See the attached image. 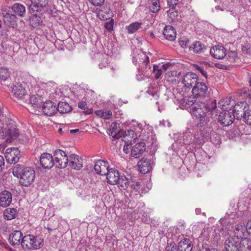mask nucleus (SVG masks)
I'll return each mask as SVG.
<instances>
[{
  "label": "nucleus",
  "instance_id": "f257e3e1",
  "mask_svg": "<svg viewBox=\"0 0 251 251\" xmlns=\"http://www.w3.org/2000/svg\"><path fill=\"white\" fill-rule=\"evenodd\" d=\"M226 251H251V239L242 236H229L225 242Z\"/></svg>",
  "mask_w": 251,
  "mask_h": 251
},
{
  "label": "nucleus",
  "instance_id": "f03ea898",
  "mask_svg": "<svg viewBox=\"0 0 251 251\" xmlns=\"http://www.w3.org/2000/svg\"><path fill=\"white\" fill-rule=\"evenodd\" d=\"M35 173L30 167H23L17 165V177L19 178V183L22 186H28L34 181Z\"/></svg>",
  "mask_w": 251,
  "mask_h": 251
},
{
  "label": "nucleus",
  "instance_id": "7ed1b4c3",
  "mask_svg": "<svg viewBox=\"0 0 251 251\" xmlns=\"http://www.w3.org/2000/svg\"><path fill=\"white\" fill-rule=\"evenodd\" d=\"M16 4H14L12 7H8L5 8L2 11V15L4 17V21L5 24L9 27L14 28L16 25Z\"/></svg>",
  "mask_w": 251,
  "mask_h": 251
},
{
  "label": "nucleus",
  "instance_id": "20e7f679",
  "mask_svg": "<svg viewBox=\"0 0 251 251\" xmlns=\"http://www.w3.org/2000/svg\"><path fill=\"white\" fill-rule=\"evenodd\" d=\"M6 127L0 126V138L3 139L6 136H8L7 140L11 141L14 140L16 137V127H15L14 122L6 124Z\"/></svg>",
  "mask_w": 251,
  "mask_h": 251
},
{
  "label": "nucleus",
  "instance_id": "39448f33",
  "mask_svg": "<svg viewBox=\"0 0 251 251\" xmlns=\"http://www.w3.org/2000/svg\"><path fill=\"white\" fill-rule=\"evenodd\" d=\"M206 108L204 104L199 102L194 104L192 107V114L197 119H199L201 124H203L206 121L205 111Z\"/></svg>",
  "mask_w": 251,
  "mask_h": 251
},
{
  "label": "nucleus",
  "instance_id": "423d86ee",
  "mask_svg": "<svg viewBox=\"0 0 251 251\" xmlns=\"http://www.w3.org/2000/svg\"><path fill=\"white\" fill-rule=\"evenodd\" d=\"M54 160L56 166L59 168H65L69 162V158L65 152L61 150H57L54 151Z\"/></svg>",
  "mask_w": 251,
  "mask_h": 251
},
{
  "label": "nucleus",
  "instance_id": "0eeeda50",
  "mask_svg": "<svg viewBox=\"0 0 251 251\" xmlns=\"http://www.w3.org/2000/svg\"><path fill=\"white\" fill-rule=\"evenodd\" d=\"M19 236L20 239L17 241V249H20L22 248L25 249H32L31 245V235H26L23 237L22 232L20 230H17V236Z\"/></svg>",
  "mask_w": 251,
  "mask_h": 251
},
{
  "label": "nucleus",
  "instance_id": "6e6552de",
  "mask_svg": "<svg viewBox=\"0 0 251 251\" xmlns=\"http://www.w3.org/2000/svg\"><path fill=\"white\" fill-rule=\"evenodd\" d=\"M199 77L193 73H188L183 76L182 82L186 87L191 88L198 82Z\"/></svg>",
  "mask_w": 251,
  "mask_h": 251
},
{
  "label": "nucleus",
  "instance_id": "1a4fd4ad",
  "mask_svg": "<svg viewBox=\"0 0 251 251\" xmlns=\"http://www.w3.org/2000/svg\"><path fill=\"white\" fill-rule=\"evenodd\" d=\"M234 115L231 112L227 111L220 112L218 117V121L223 126H228L231 125L234 120Z\"/></svg>",
  "mask_w": 251,
  "mask_h": 251
},
{
  "label": "nucleus",
  "instance_id": "9d476101",
  "mask_svg": "<svg viewBox=\"0 0 251 251\" xmlns=\"http://www.w3.org/2000/svg\"><path fill=\"white\" fill-rule=\"evenodd\" d=\"M40 162L42 167L47 169H50L55 164L52 156L47 153H44L41 155Z\"/></svg>",
  "mask_w": 251,
  "mask_h": 251
},
{
  "label": "nucleus",
  "instance_id": "9b49d317",
  "mask_svg": "<svg viewBox=\"0 0 251 251\" xmlns=\"http://www.w3.org/2000/svg\"><path fill=\"white\" fill-rule=\"evenodd\" d=\"M207 92V87L202 82H198L192 88V93L196 97H202Z\"/></svg>",
  "mask_w": 251,
  "mask_h": 251
},
{
  "label": "nucleus",
  "instance_id": "f8f14e48",
  "mask_svg": "<svg viewBox=\"0 0 251 251\" xmlns=\"http://www.w3.org/2000/svg\"><path fill=\"white\" fill-rule=\"evenodd\" d=\"M210 53L214 58L221 59L226 56V51L222 46H215L210 49Z\"/></svg>",
  "mask_w": 251,
  "mask_h": 251
},
{
  "label": "nucleus",
  "instance_id": "ddd939ff",
  "mask_svg": "<svg viewBox=\"0 0 251 251\" xmlns=\"http://www.w3.org/2000/svg\"><path fill=\"white\" fill-rule=\"evenodd\" d=\"M109 169L108 162L104 160H99L94 165L96 173L100 175H105Z\"/></svg>",
  "mask_w": 251,
  "mask_h": 251
},
{
  "label": "nucleus",
  "instance_id": "4468645a",
  "mask_svg": "<svg viewBox=\"0 0 251 251\" xmlns=\"http://www.w3.org/2000/svg\"><path fill=\"white\" fill-rule=\"evenodd\" d=\"M153 162L148 161L145 158H142L138 162V166L140 172L142 174H146L152 169Z\"/></svg>",
  "mask_w": 251,
  "mask_h": 251
},
{
  "label": "nucleus",
  "instance_id": "2eb2a0df",
  "mask_svg": "<svg viewBox=\"0 0 251 251\" xmlns=\"http://www.w3.org/2000/svg\"><path fill=\"white\" fill-rule=\"evenodd\" d=\"M42 111L46 115L51 116L57 112V108L54 102L49 100L43 103Z\"/></svg>",
  "mask_w": 251,
  "mask_h": 251
},
{
  "label": "nucleus",
  "instance_id": "dca6fc26",
  "mask_svg": "<svg viewBox=\"0 0 251 251\" xmlns=\"http://www.w3.org/2000/svg\"><path fill=\"white\" fill-rule=\"evenodd\" d=\"M221 227L220 228L219 232L222 236H226L229 234V232L233 230V225H232L230 222L226 219H221Z\"/></svg>",
  "mask_w": 251,
  "mask_h": 251
},
{
  "label": "nucleus",
  "instance_id": "f3484780",
  "mask_svg": "<svg viewBox=\"0 0 251 251\" xmlns=\"http://www.w3.org/2000/svg\"><path fill=\"white\" fill-rule=\"evenodd\" d=\"M234 235L233 236H238V238H241L242 236L245 238L248 237V232L247 226H245L244 223H240L235 225L233 229Z\"/></svg>",
  "mask_w": 251,
  "mask_h": 251
},
{
  "label": "nucleus",
  "instance_id": "a211bd4d",
  "mask_svg": "<svg viewBox=\"0 0 251 251\" xmlns=\"http://www.w3.org/2000/svg\"><path fill=\"white\" fill-rule=\"evenodd\" d=\"M69 166L75 170H80L82 167V159L77 155L72 154L69 158Z\"/></svg>",
  "mask_w": 251,
  "mask_h": 251
},
{
  "label": "nucleus",
  "instance_id": "6ab92c4d",
  "mask_svg": "<svg viewBox=\"0 0 251 251\" xmlns=\"http://www.w3.org/2000/svg\"><path fill=\"white\" fill-rule=\"evenodd\" d=\"M106 179L107 182L111 185H115L118 182L119 177L120 176L119 172L115 169H109L106 173Z\"/></svg>",
  "mask_w": 251,
  "mask_h": 251
},
{
  "label": "nucleus",
  "instance_id": "aec40b11",
  "mask_svg": "<svg viewBox=\"0 0 251 251\" xmlns=\"http://www.w3.org/2000/svg\"><path fill=\"white\" fill-rule=\"evenodd\" d=\"M32 4L29 7V12L32 11L38 12L42 8L46 7L48 3V0H30Z\"/></svg>",
  "mask_w": 251,
  "mask_h": 251
},
{
  "label": "nucleus",
  "instance_id": "412c9836",
  "mask_svg": "<svg viewBox=\"0 0 251 251\" xmlns=\"http://www.w3.org/2000/svg\"><path fill=\"white\" fill-rule=\"evenodd\" d=\"M145 150V143L144 142H139L133 147L131 151V154L134 158H138L142 154Z\"/></svg>",
  "mask_w": 251,
  "mask_h": 251
},
{
  "label": "nucleus",
  "instance_id": "4be33fe9",
  "mask_svg": "<svg viewBox=\"0 0 251 251\" xmlns=\"http://www.w3.org/2000/svg\"><path fill=\"white\" fill-rule=\"evenodd\" d=\"M12 195L7 191H4L0 193V206L3 207L8 206L11 202Z\"/></svg>",
  "mask_w": 251,
  "mask_h": 251
},
{
  "label": "nucleus",
  "instance_id": "5701e85b",
  "mask_svg": "<svg viewBox=\"0 0 251 251\" xmlns=\"http://www.w3.org/2000/svg\"><path fill=\"white\" fill-rule=\"evenodd\" d=\"M196 96L193 94L190 96L185 97L180 100V103L186 107L193 106L194 104L197 103Z\"/></svg>",
  "mask_w": 251,
  "mask_h": 251
},
{
  "label": "nucleus",
  "instance_id": "b1692460",
  "mask_svg": "<svg viewBox=\"0 0 251 251\" xmlns=\"http://www.w3.org/2000/svg\"><path fill=\"white\" fill-rule=\"evenodd\" d=\"M163 35L165 38L170 41H174L176 37L174 28L171 25H166L164 28Z\"/></svg>",
  "mask_w": 251,
  "mask_h": 251
},
{
  "label": "nucleus",
  "instance_id": "393cba45",
  "mask_svg": "<svg viewBox=\"0 0 251 251\" xmlns=\"http://www.w3.org/2000/svg\"><path fill=\"white\" fill-rule=\"evenodd\" d=\"M178 247L179 251H191L193 245L189 239L184 238L179 242Z\"/></svg>",
  "mask_w": 251,
  "mask_h": 251
},
{
  "label": "nucleus",
  "instance_id": "a878e982",
  "mask_svg": "<svg viewBox=\"0 0 251 251\" xmlns=\"http://www.w3.org/2000/svg\"><path fill=\"white\" fill-rule=\"evenodd\" d=\"M26 83L23 81L17 83V98L19 99H25L26 96L25 90Z\"/></svg>",
  "mask_w": 251,
  "mask_h": 251
},
{
  "label": "nucleus",
  "instance_id": "bb28decb",
  "mask_svg": "<svg viewBox=\"0 0 251 251\" xmlns=\"http://www.w3.org/2000/svg\"><path fill=\"white\" fill-rule=\"evenodd\" d=\"M16 148H8L5 153V157L7 162L10 164H15V158L16 157Z\"/></svg>",
  "mask_w": 251,
  "mask_h": 251
},
{
  "label": "nucleus",
  "instance_id": "cd10ccee",
  "mask_svg": "<svg viewBox=\"0 0 251 251\" xmlns=\"http://www.w3.org/2000/svg\"><path fill=\"white\" fill-rule=\"evenodd\" d=\"M205 50H206V48L204 45L200 42H196L189 47L190 51H193L194 53L198 54L203 53Z\"/></svg>",
  "mask_w": 251,
  "mask_h": 251
},
{
  "label": "nucleus",
  "instance_id": "c85d7f7f",
  "mask_svg": "<svg viewBox=\"0 0 251 251\" xmlns=\"http://www.w3.org/2000/svg\"><path fill=\"white\" fill-rule=\"evenodd\" d=\"M30 12L31 14H32L29 19L30 24L33 27H36L40 25L42 23L41 19L39 15L37 14L36 12H34L33 13V12L32 11Z\"/></svg>",
  "mask_w": 251,
  "mask_h": 251
},
{
  "label": "nucleus",
  "instance_id": "c756f323",
  "mask_svg": "<svg viewBox=\"0 0 251 251\" xmlns=\"http://www.w3.org/2000/svg\"><path fill=\"white\" fill-rule=\"evenodd\" d=\"M31 245L30 247H32V249H37L43 246V240L40 237L31 235Z\"/></svg>",
  "mask_w": 251,
  "mask_h": 251
},
{
  "label": "nucleus",
  "instance_id": "7c9ffc66",
  "mask_svg": "<svg viewBox=\"0 0 251 251\" xmlns=\"http://www.w3.org/2000/svg\"><path fill=\"white\" fill-rule=\"evenodd\" d=\"M245 105L243 109V119L244 121L248 125H251V110L249 109L247 103H243Z\"/></svg>",
  "mask_w": 251,
  "mask_h": 251
},
{
  "label": "nucleus",
  "instance_id": "2f4dec72",
  "mask_svg": "<svg viewBox=\"0 0 251 251\" xmlns=\"http://www.w3.org/2000/svg\"><path fill=\"white\" fill-rule=\"evenodd\" d=\"M180 72H177L175 70L168 71L165 75V78L168 81L172 82L176 81V77H178L180 75Z\"/></svg>",
  "mask_w": 251,
  "mask_h": 251
},
{
  "label": "nucleus",
  "instance_id": "473e14b6",
  "mask_svg": "<svg viewBox=\"0 0 251 251\" xmlns=\"http://www.w3.org/2000/svg\"><path fill=\"white\" fill-rule=\"evenodd\" d=\"M71 110V107L67 102L60 101L58 103L57 111L58 110L60 113H66Z\"/></svg>",
  "mask_w": 251,
  "mask_h": 251
},
{
  "label": "nucleus",
  "instance_id": "72a5a7b5",
  "mask_svg": "<svg viewBox=\"0 0 251 251\" xmlns=\"http://www.w3.org/2000/svg\"><path fill=\"white\" fill-rule=\"evenodd\" d=\"M119 126V125L116 122L112 123L110 127L109 135L114 138H118L117 135L120 131Z\"/></svg>",
  "mask_w": 251,
  "mask_h": 251
},
{
  "label": "nucleus",
  "instance_id": "f704fd0d",
  "mask_svg": "<svg viewBox=\"0 0 251 251\" xmlns=\"http://www.w3.org/2000/svg\"><path fill=\"white\" fill-rule=\"evenodd\" d=\"M3 216L5 220H11L16 217V210L14 208H7L3 212Z\"/></svg>",
  "mask_w": 251,
  "mask_h": 251
},
{
  "label": "nucleus",
  "instance_id": "c9c22d12",
  "mask_svg": "<svg viewBox=\"0 0 251 251\" xmlns=\"http://www.w3.org/2000/svg\"><path fill=\"white\" fill-rule=\"evenodd\" d=\"M230 100L229 98H226L221 99L219 102V106L224 111L231 110L229 106Z\"/></svg>",
  "mask_w": 251,
  "mask_h": 251
},
{
  "label": "nucleus",
  "instance_id": "e433bc0d",
  "mask_svg": "<svg viewBox=\"0 0 251 251\" xmlns=\"http://www.w3.org/2000/svg\"><path fill=\"white\" fill-rule=\"evenodd\" d=\"M142 23L140 22L132 23L126 27L127 32L129 34H133L136 32L141 27Z\"/></svg>",
  "mask_w": 251,
  "mask_h": 251
},
{
  "label": "nucleus",
  "instance_id": "4c0bfd02",
  "mask_svg": "<svg viewBox=\"0 0 251 251\" xmlns=\"http://www.w3.org/2000/svg\"><path fill=\"white\" fill-rule=\"evenodd\" d=\"M116 184L119 185L122 189L126 190L129 185L128 179L125 176H120Z\"/></svg>",
  "mask_w": 251,
  "mask_h": 251
},
{
  "label": "nucleus",
  "instance_id": "58836bf2",
  "mask_svg": "<svg viewBox=\"0 0 251 251\" xmlns=\"http://www.w3.org/2000/svg\"><path fill=\"white\" fill-rule=\"evenodd\" d=\"M95 113L104 119H109L112 116V111L110 110H97L95 112Z\"/></svg>",
  "mask_w": 251,
  "mask_h": 251
},
{
  "label": "nucleus",
  "instance_id": "ea45409f",
  "mask_svg": "<svg viewBox=\"0 0 251 251\" xmlns=\"http://www.w3.org/2000/svg\"><path fill=\"white\" fill-rule=\"evenodd\" d=\"M150 10L152 13H157L160 9V5L159 0H151Z\"/></svg>",
  "mask_w": 251,
  "mask_h": 251
},
{
  "label": "nucleus",
  "instance_id": "a19ab883",
  "mask_svg": "<svg viewBox=\"0 0 251 251\" xmlns=\"http://www.w3.org/2000/svg\"><path fill=\"white\" fill-rule=\"evenodd\" d=\"M25 14V7L24 5L17 3V15L23 17Z\"/></svg>",
  "mask_w": 251,
  "mask_h": 251
},
{
  "label": "nucleus",
  "instance_id": "79ce46f5",
  "mask_svg": "<svg viewBox=\"0 0 251 251\" xmlns=\"http://www.w3.org/2000/svg\"><path fill=\"white\" fill-rule=\"evenodd\" d=\"M153 73L156 79H158L162 74V68L157 65H154L153 67Z\"/></svg>",
  "mask_w": 251,
  "mask_h": 251
},
{
  "label": "nucleus",
  "instance_id": "37998d69",
  "mask_svg": "<svg viewBox=\"0 0 251 251\" xmlns=\"http://www.w3.org/2000/svg\"><path fill=\"white\" fill-rule=\"evenodd\" d=\"M243 103H247L246 102H240V103H237L233 107V111L235 112H237V114H240V113H244V110L243 109L244 108L245 105Z\"/></svg>",
  "mask_w": 251,
  "mask_h": 251
},
{
  "label": "nucleus",
  "instance_id": "c03bdc74",
  "mask_svg": "<svg viewBox=\"0 0 251 251\" xmlns=\"http://www.w3.org/2000/svg\"><path fill=\"white\" fill-rule=\"evenodd\" d=\"M166 251H179L178 246L174 242H171L166 247Z\"/></svg>",
  "mask_w": 251,
  "mask_h": 251
},
{
  "label": "nucleus",
  "instance_id": "a18cd8bd",
  "mask_svg": "<svg viewBox=\"0 0 251 251\" xmlns=\"http://www.w3.org/2000/svg\"><path fill=\"white\" fill-rule=\"evenodd\" d=\"M9 76V73L6 69H0V79L5 80Z\"/></svg>",
  "mask_w": 251,
  "mask_h": 251
},
{
  "label": "nucleus",
  "instance_id": "49530a36",
  "mask_svg": "<svg viewBox=\"0 0 251 251\" xmlns=\"http://www.w3.org/2000/svg\"><path fill=\"white\" fill-rule=\"evenodd\" d=\"M17 140L18 139L20 141L25 142L27 139V136L25 133L23 134L17 129Z\"/></svg>",
  "mask_w": 251,
  "mask_h": 251
},
{
  "label": "nucleus",
  "instance_id": "de8ad7c7",
  "mask_svg": "<svg viewBox=\"0 0 251 251\" xmlns=\"http://www.w3.org/2000/svg\"><path fill=\"white\" fill-rule=\"evenodd\" d=\"M40 98H37L35 96H32L30 98V103L33 105H35V107H38L40 103Z\"/></svg>",
  "mask_w": 251,
  "mask_h": 251
},
{
  "label": "nucleus",
  "instance_id": "09e8293b",
  "mask_svg": "<svg viewBox=\"0 0 251 251\" xmlns=\"http://www.w3.org/2000/svg\"><path fill=\"white\" fill-rule=\"evenodd\" d=\"M130 187L135 192H138L140 189L141 184L139 182L131 181L130 183Z\"/></svg>",
  "mask_w": 251,
  "mask_h": 251
},
{
  "label": "nucleus",
  "instance_id": "8fccbe9b",
  "mask_svg": "<svg viewBox=\"0 0 251 251\" xmlns=\"http://www.w3.org/2000/svg\"><path fill=\"white\" fill-rule=\"evenodd\" d=\"M216 108V101L214 100L212 101L210 104H208L205 107L206 110L209 111H213Z\"/></svg>",
  "mask_w": 251,
  "mask_h": 251
},
{
  "label": "nucleus",
  "instance_id": "3c124183",
  "mask_svg": "<svg viewBox=\"0 0 251 251\" xmlns=\"http://www.w3.org/2000/svg\"><path fill=\"white\" fill-rule=\"evenodd\" d=\"M189 43V41L187 39H181L179 40V43L181 47L184 49L187 48L188 43Z\"/></svg>",
  "mask_w": 251,
  "mask_h": 251
},
{
  "label": "nucleus",
  "instance_id": "603ef678",
  "mask_svg": "<svg viewBox=\"0 0 251 251\" xmlns=\"http://www.w3.org/2000/svg\"><path fill=\"white\" fill-rule=\"evenodd\" d=\"M138 56L139 57H141L142 58V59L144 60L143 63L144 65L146 66L147 68L148 64L150 61L149 57L147 55L144 54H138Z\"/></svg>",
  "mask_w": 251,
  "mask_h": 251
},
{
  "label": "nucleus",
  "instance_id": "864d4df0",
  "mask_svg": "<svg viewBox=\"0 0 251 251\" xmlns=\"http://www.w3.org/2000/svg\"><path fill=\"white\" fill-rule=\"evenodd\" d=\"M89 1L94 6L101 5L104 2V0H89Z\"/></svg>",
  "mask_w": 251,
  "mask_h": 251
},
{
  "label": "nucleus",
  "instance_id": "5fc2aeb1",
  "mask_svg": "<svg viewBox=\"0 0 251 251\" xmlns=\"http://www.w3.org/2000/svg\"><path fill=\"white\" fill-rule=\"evenodd\" d=\"M113 27V20L112 19L109 22L106 23L105 25V28L109 31H112Z\"/></svg>",
  "mask_w": 251,
  "mask_h": 251
},
{
  "label": "nucleus",
  "instance_id": "6e6d98bb",
  "mask_svg": "<svg viewBox=\"0 0 251 251\" xmlns=\"http://www.w3.org/2000/svg\"><path fill=\"white\" fill-rule=\"evenodd\" d=\"M14 85L13 84L8 86L9 87V92L10 95V96H13L14 98L16 96V91L14 89Z\"/></svg>",
  "mask_w": 251,
  "mask_h": 251
},
{
  "label": "nucleus",
  "instance_id": "4d7b16f0",
  "mask_svg": "<svg viewBox=\"0 0 251 251\" xmlns=\"http://www.w3.org/2000/svg\"><path fill=\"white\" fill-rule=\"evenodd\" d=\"M78 108L83 110H85L88 108L87 103L85 101H81L79 102L78 103Z\"/></svg>",
  "mask_w": 251,
  "mask_h": 251
},
{
  "label": "nucleus",
  "instance_id": "13d9d810",
  "mask_svg": "<svg viewBox=\"0 0 251 251\" xmlns=\"http://www.w3.org/2000/svg\"><path fill=\"white\" fill-rule=\"evenodd\" d=\"M198 70L201 73V74L205 78L207 77V73L204 70V68L203 67H198L197 68Z\"/></svg>",
  "mask_w": 251,
  "mask_h": 251
},
{
  "label": "nucleus",
  "instance_id": "bf43d9fd",
  "mask_svg": "<svg viewBox=\"0 0 251 251\" xmlns=\"http://www.w3.org/2000/svg\"><path fill=\"white\" fill-rule=\"evenodd\" d=\"M14 49V48L13 46H10L6 49V50H7V53L9 55L13 56L15 55Z\"/></svg>",
  "mask_w": 251,
  "mask_h": 251
},
{
  "label": "nucleus",
  "instance_id": "052dcab7",
  "mask_svg": "<svg viewBox=\"0 0 251 251\" xmlns=\"http://www.w3.org/2000/svg\"><path fill=\"white\" fill-rule=\"evenodd\" d=\"M228 56L229 57H231L230 59L231 61H234L235 60V58L237 57V53L236 52H228Z\"/></svg>",
  "mask_w": 251,
  "mask_h": 251
},
{
  "label": "nucleus",
  "instance_id": "680f3d73",
  "mask_svg": "<svg viewBox=\"0 0 251 251\" xmlns=\"http://www.w3.org/2000/svg\"><path fill=\"white\" fill-rule=\"evenodd\" d=\"M168 4L170 6L174 7L178 2V0H167Z\"/></svg>",
  "mask_w": 251,
  "mask_h": 251
},
{
  "label": "nucleus",
  "instance_id": "e2e57ef3",
  "mask_svg": "<svg viewBox=\"0 0 251 251\" xmlns=\"http://www.w3.org/2000/svg\"><path fill=\"white\" fill-rule=\"evenodd\" d=\"M16 232V231H14L13 233H12L9 236V242L12 244V245H14V236L16 234L15 233Z\"/></svg>",
  "mask_w": 251,
  "mask_h": 251
},
{
  "label": "nucleus",
  "instance_id": "0e129e2a",
  "mask_svg": "<svg viewBox=\"0 0 251 251\" xmlns=\"http://www.w3.org/2000/svg\"><path fill=\"white\" fill-rule=\"evenodd\" d=\"M247 232L251 236V219L249 220L247 224Z\"/></svg>",
  "mask_w": 251,
  "mask_h": 251
},
{
  "label": "nucleus",
  "instance_id": "69168bd1",
  "mask_svg": "<svg viewBox=\"0 0 251 251\" xmlns=\"http://www.w3.org/2000/svg\"><path fill=\"white\" fill-rule=\"evenodd\" d=\"M125 135L126 136H128V135H130V136H131L132 137H134V134H135V132L133 130H127V131H125Z\"/></svg>",
  "mask_w": 251,
  "mask_h": 251
},
{
  "label": "nucleus",
  "instance_id": "338daca9",
  "mask_svg": "<svg viewBox=\"0 0 251 251\" xmlns=\"http://www.w3.org/2000/svg\"><path fill=\"white\" fill-rule=\"evenodd\" d=\"M4 165V160L3 157L0 155V172L2 170L3 166Z\"/></svg>",
  "mask_w": 251,
  "mask_h": 251
},
{
  "label": "nucleus",
  "instance_id": "774afa93",
  "mask_svg": "<svg viewBox=\"0 0 251 251\" xmlns=\"http://www.w3.org/2000/svg\"><path fill=\"white\" fill-rule=\"evenodd\" d=\"M160 124L163 125L164 126H167L168 127H170L171 126V123L170 122L167 120L165 121L164 120L160 122Z\"/></svg>",
  "mask_w": 251,
  "mask_h": 251
}]
</instances>
